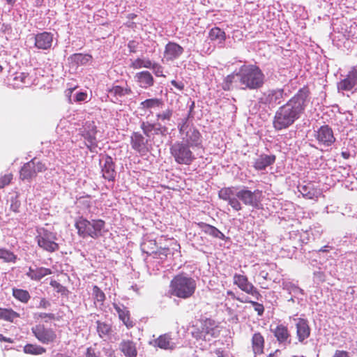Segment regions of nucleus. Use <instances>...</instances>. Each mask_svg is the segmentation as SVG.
Returning <instances> with one entry per match:
<instances>
[{"mask_svg":"<svg viewBox=\"0 0 357 357\" xmlns=\"http://www.w3.org/2000/svg\"><path fill=\"white\" fill-rule=\"evenodd\" d=\"M38 318H40L42 319H45V321H47L48 320H54L55 319V315L52 313H45V312H40L37 314Z\"/></svg>","mask_w":357,"mask_h":357,"instance_id":"51","label":"nucleus"},{"mask_svg":"<svg viewBox=\"0 0 357 357\" xmlns=\"http://www.w3.org/2000/svg\"><path fill=\"white\" fill-rule=\"evenodd\" d=\"M87 98V94L85 92H79L76 94L75 101L82 102L84 101Z\"/></svg>","mask_w":357,"mask_h":357,"instance_id":"53","label":"nucleus"},{"mask_svg":"<svg viewBox=\"0 0 357 357\" xmlns=\"http://www.w3.org/2000/svg\"><path fill=\"white\" fill-rule=\"evenodd\" d=\"M215 354L217 357H229V355L225 353L223 350L218 349L215 351Z\"/></svg>","mask_w":357,"mask_h":357,"instance_id":"59","label":"nucleus"},{"mask_svg":"<svg viewBox=\"0 0 357 357\" xmlns=\"http://www.w3.org/2000/svg\"><path fill=\"white\" fill-rule=\"evenodd\" d=\"M25 354L31 355H41L46 352V349L33 344H26L23 349Z\"/></svg>","mask_w":357,"mask_h":357,"instance_id":"35","label":"nucleus"},{"mask_svg":"<svg viewBox=\"0 0 357 357\" xmlns=\"http://www.w3.org/2000/svg\"><path fill=\"white\" fill-rule=\"evenodd\" d=\"M77 88V86H75L74 87H71L66 90L65 93L66 95L68 97L69 100H70L71 95L75 89Z\"/></svg>","mask_w":357,"mask_h":357,"instance_id":"62","label":"nucleus"},{"mask_svg":"<svg viewBox=\"0 0 357 357\" xmlns=\"http://www.w3.org/2000/svg\"><path fill=\"white\" fill-rule=\"evenodd\" d=\"M130 52H135V41L130 40L128 44Z\"/></svg>","mask_w":357,"mask_h":357,"instance_id":"61","label":"nucleus"},{"mask_svg":"<svg viewBox=\"0 0 357 357\" xmlns=\"http://www.w3.org/2000/svg\"><path fill=\"white\" fill-rule=\"evenodd\" d=\"M114 308L116 310L119 314V318L123 322L128 328H132L134 326L133 321L130 319V312L127 307H121L117 304H113Z\"/></svg>","mask_w":357,"mask_h":357,"instance_id":"25","label":"nucleus"},{"mask_svg":"<svg viewBox=\"0 0 357 357\" xmlns=\"http://www.w3.org/2000/svg\"><path fill=\"white\" fill-rule=\"evenodd\" d=\"M89 129L83 134V137L87 141L86 146L91 151H93L98 146L96 140L97 127L93 121L86 124Z\"/></svg>","mask_w":357,"mask_h":357,"instance_id":"17","label":"nucleus"},{"mask_svg":"<svg viewBox=\"0 0 357 357\" xmlns=\"http://www.w3.org/2000/svg\"><path fill=\"white\" fill-rule=\"evenodd\" d=\"M140 128L147 138H145L139 132H134L130 137V144L132 149L144 155L150 151L149 142L152 135H161L165 136L167 132V128L162 126L159 123H152L149 121H143Z\"/></svg>","mask_w":357,"mask_h":357,"instance_id":"3","label":"nucleus"},{"mask_svg":"<svg viewBox=\"0 0 357 357\" xmlns=\"http://www.w3.org/2000/svg\"><path fill=\"white\" fill-rule=\"evenodd\" d=\"M267 357H284L282 352L277 349L273 353L270 354Z\"/></svg>","mask_w":357,"mask_h":357,"instance_id":"60","label":"nucleus"},{"mask_svg":"<svg viewBox=\"0 0 357 357\" xmlns=\"http://www.w3.org/2000/svg\"><path fill=\"white\" fill-rule=\"evenodd\" d=\"M148 42H149L148 44H145V45L147 46V47H151L155 48L156 47V45H158L156 41L154 40L149 39Z\"/></svg>","mask_w":357,"mask_h":357,"instance_id":"64","label":"nucleus"},{"mask_svg":"<svg viewBox=\"0 0 357 357\" xmlns=\"http://www.w3.org/2000/svg\"><path fill=\"white\" fill-rule=\"evenodd\" d=\"M275 155H260L254 162V167L257 170L265 169L267 167L273 165L275 161Z\"/></svg>","mask_w":357,"mask_h":357,"instance_id":"22","label":"nucleus"},{"mask_svg":"<svg viewBox=\"0 0 357 357\" xmlns=\"http://www.w3.org/2000/svg\"><path fill=\"white\" fill-rule=\"evenodd\" d=\"M105 222L102 220H93L89 221L82 217L78 218L75 222V227L78 234L83 237H91L97 238L102 235V230L104 229Z\"/></svg>","mask_w":357,"mask_h":357,"instance_id":"6","label":"nucleus"},{"mask_svg":"<svg viewBox=\"0 0 357 357\" xmlns=\"http://www.w3.org/2000/svg\"><path fill=\"white\" fill-rule=\"evenodd\" d=\"M273 335L280 344L290 343L291 334L287 326L283 324L278 325L273 331Z\"/></svg>","mask_w":357,"mask_h":357,"instance_id":"21","label":"nucleus"},{"mask_svg":"<svg viewBox=\"0 0 357 357\" xmlns=\"http://www.w3.org/2000/svg\"><path fill=\"white\" fill-rule=\"evenodd\" d=\"M201 331L193 332V336L197 339L206 340L207 336L215 337L216 336L217 325L215 321L211 319H205L201 322Z\"/></svg>","mask_w":357,"mask_h":357,"instance_id":"12","label":"nucleus"},{"mask_svg":"<svg viewBox=\"0 0 357 357\" xmlns=\"http://www.w3.org/2000/svg\"><path fill=\"white\" fill-rule=\"evenodd\" d=\"M357 84V69L356 67H352L348 72L346 77L342 79L337 84V89L339 91H347L353 89Z\"/></svg>","mask_w":357,"mask_h":357,"instance_id":"14","label":"nucleus"},{"mask_svg":"<svg viewBox=\"0 0 357 357\" xmlns=\"http://www.w3.org/2000/svg\"><path fill=\"white\" fill-rule=\"evenodd\" d=\"M218 197L226 201L236 211L243 208L240 201L245 206L259 208L263 198L261 190L256 189L252 191L247 187H243L237 192H235L234 187H224L219 190Z\"/></svg>","mask_w":357,"mask_h":357,"instance_id":"2","label":"nucleus"},{"mask_svg":"<svg viewBox=\"0 0 357 357\" xmlns=\"http://www.w3.org/2000/svg\"><path fill=\"white\" fill-rule=\"evenodd\" d=\"M53 35L49 32L38 33L35 37V46L41 50H48L51 47Z\"/></svg>","mask_w":357,"mask_h":357,"instance_id":"19","label":"nucleus"},{"mask_svg":"<svg viewBox=\"0 0 357 357\" xmlns=\"http://www.w3.org/2000/svg\"><path fill=\"white\" fill-rule=\"evenodd\" d=\"M20 317V314L12 309L0 307V319L13 322V321Z\"/></svg>","mask_w":357,"mask_h":357,"instance_id":"34","label":"nucleus"},{"mask_svg":"<svg viewBox=\"0 0 357 357\" xmlns=\"http://www.w3.org/2000/svg\"><path fill=\"white\" fill-rule=\"evenodd\" d=\"M252 350L255 356L264 354L265 340L259 332L255 333L251 338Z\"/></svg>","mask_w":357,"mask_h":357,"instance_id":"20","label":"nucleus"},{"mask_svg":"<svg viewBox=\"0 0 357 357\" xmlns=\"http://www.w3.org/2000/svg\"><path fill=\"white\" fill-rule=\"evenodd\" d=\"M13 175L11 173L5 174L0 178V189L3 188L5 186L9 185L13 180Z\"/></svg>","mask_w":357,"mask_h":357,"instance_id":"48","label":"nucleus"},{"mask_svg":"<svg viewBox=\"0 0 357 357\" xmlns=\"http://www.w3.org/2000/svg\"><path fill=\"white\" fill-rule=\"evenodd\" d=\"M172 339L167 334L160 335L155 340V344L163 349H172L174 348L173 344L171 342Z\"/></svg>","mask_w":357,"mask_h":357,"instance_id":"32","label":"nucleus"},{"mask_svg":"<svg viewBox=\"0 0 357 357\" xmlns=\"http://www.w3.org/2000/svg\"><path fill=\"white\" fill-rule=\"evenodd\" d=\"M137 81L142 84L143 88L151 86L154 84L152 75L149 71H142L137 73Z\"/></svg>","mask_w":357,"mask_h":357,"instance_id":"29","label":"nucleus"},{"mask_svg":"<svg viewBox=\"0 0 357 357\" xmlns=\"http://www.w3.org/2000/svg\"><path fill=\"white\" fill-rule=\"evenodd\" d=\"M14 80L20 82L22 85H29L31 84V78L29 77V73H17L14 77Z\"/></svg>","mask_w":357,"mask_h":357,"instance_id":"42","label":"nucleus"},{"mask_svg":"<svg viewBox=\"0 0 357 357\" xmlns=\"http://www.w3.org/2000/svg\"><path fill=\"white\" fill-rule=\"evenodd\" d=\"M237 77L243 89H259L264 84L265 75L259 66L256 65H243L242 66Z\"/></svg>","mask_w":357,"mask_h":357,"instance_id":"4","label":"nucleus"},{"mask_svg":"<svg viewBox=\"0 0 357 357\" xmlns=\"http://www.w3.org/2000/svg\"><path fill=\"white\" fill-rule=\"evenodd\" d=\"M120 349L126 357H137L135 344L130 340H123L120 344Z\"/></svg>","mask_w":357,"mask_h":357,"instance_id":"28","label":"nucleus"},{"mask_svg":"<svg viewBox=\"0 0 357 357\" xmlns=\"http://www.w3.org/2000/svg\"><path fill=\"white\" fill-rule=\"evenodd\" d=\"M296 337L299 342L305 343L310 337L311 329L307 319L298 318L296 319Z\"/></svg>","mask_w":357,"mask_h":357,"instance_id":"15","label":"nucleus"},{"mask_svg":"<svg viewBox=\"0 0 357 357\" xmlns=\"http://www.w3.org/2000/svg\"><path fill=\"white\" fill-rule=\"evenodd\" d=\"M0 258L4 259L6 261H15L16 257L13 252L3 248H0Z\"/></svg>","mask_w":357,"mask_h":357,"instance_id":"45","label":"nucleus"},{"mask_svg":"<svg viewBox=\"0 0 357 357\" xmlns=\"http://www.w3.org/2000/svg\"><path fill=\"white\" fill-rule=\"evenodd\" d=\"M333 357H350L347 351L343 350H336Z\"/></svg>","mask_w":357,"mask_h":357,"instance_id":"55","label":"nucleus"},{"mask_svg":"<svg viewBox=\"0 0 357 357\" xmlns=\"http://www.w3.org/2000/svg\"><path fill=\"white\" fill-rule=\"evenodd\" d=\"M20 206V203L19 201H17V200L12 201V203L10 204V209L13 212H15V213L19 212Z\"/></svg>","mask_w":357,"mask_h":357,"instance_id":"54","label":"nucleus"},{"mask_svg":"<svg viewBox=\"0 0 357 357\" xmlns=\"http://www.w3.org/2000/svg\"><path fill=\"white\" fill-rule=\"evenodd\" d=\"M310 89L303 86L285 104L279 107L273 119V127L276 131L292 126L304 113L309 101Z\"/></svg>","mask_w":357,"mask_h":357,"instance_id":"1","label":"nucleus"},{"mask_svg":"<svg viewBox=\"0 0 357 357\" xmlns=\"http://www.w3.org/2000/svg\"><path fill=\"white\" fill-rule=\"evenodd\" d=\"M102 162V165L100 163L102 177L109 181H114L116 172L115 170V163L112 158L107 155L103 158Z\"/></svg>","mask_w":357,"mask_h":357,"instance_id":"13","label":"nucleus"},{"mask_svg":"<svg viewBox=\"0 0 357 357\" xmlns=\"http://www.w3.org/2000/svg\"><path fill=\"white\" fill-rule=\"evenodd\" d=\"M234 284L237 285L242 291L252 296L256 300H259L261 298L259 291L248 281L245 275L235 274L234 275Z\"/></svg>","mask_w":357,"mask_h":357,"instance_id":"10","label":"nucleus"},{"mask_svg":"<svg viewBox=\"0 0 357 357\" xmlns=\"http://www.w3.org/2000/svg\"><path fill=\"white\" fill-rule=\"evenodd\" d=\"M170 153L179 165H190L195 159L190 146L183 142H176L170 147Z\"/></svg>","mask_w":357,"mask_h":357,"instance_id":"7","label":"nucleus"},{"mask_svg":"<svg viewBox=\"0 0 357 357\" xmlns=\"http://www.w3.org/2000/svg\"><path fill=\"white\" fill-rule=\"evenodd\" d=\"M238 301H239L241 303H251L252 305L254 307V309L257 312V314L259 316H261L263 314H264V307L262 304L258 303V302H255V301H250L248 299H245V300H242V299H240V298H237Z\"/></svg>","mask_w":357,"mask_h":357,"instance_id":"43","label":"nucleus"},{"mask_svg":"<svg viewBox=\"0 0 357 357\" xmlns=\"http://www.w3.org/2000/svg\"><path fill=\"white\" fill-rule=\"evenodd\" d=\"M92 56L89 54L75 53L72 54L68 60L75 65H85L92 60Z\"/></svg>","mask_w":357,"mask_h":357,"instance_id":"31","label":"nucleus"},{"mask_svg":"<svg viewBox=\"0 0 357 357\" xmlns=\"http://www.w3.org/2000/svg\"><path fill=\"white\" fill-rule=\"evenodd\" d=\"M37 175L33 166V160L25 163L20 171V178L22 181H31Z\"/></svg>","mask_w":357,"mask_h":357,"instance_id":"24","label":"nucleus"},{"mask_svg":"<svg viewBox=\"0 0 357 357\" xmlns=\"http://www.w3.org/2000/svg\"><path fill=\"white\" fill-rule=\"evenodd\" d=\"M190 146H197L201 144V134L195 128H190L186 132L185 143Z\"/></svg>","mask_w":357,"mask_h":357,"instance_id":"26","label":"nucleus"},{"mask_svg":"<svg viewBox=\"0 0 357 357\" xmlns=\"http://www.w3.org/2000/svg\"><path fill=\"white\" fill-rule=\"evenodd\" d=\"M298 190L304 198L308 199L317 200L322 195L320 189L315 188L310 184L301 186Z\"/></svg>","mask_w":357,"mask_h":357,"instance_id":"23","label":"nucleus"},{"mask_svg":"<svg viewBox=\"0 0 357 357\" xmlns=\"http://www.w3.org/2000/svg\"><path fill=\"white\" fill-rule=\"evenodd\" d=\"M86 357H100L96 352L95 349L92 347H89L86 349Z\"/></svg>","mask_w":357,"mask_h":357,"instance_id":"56","label":"nucleus"},{"mask_svg":"<svg viewBox=\"0 0 357 357\" xmlns=\"http://www.w3.org/2000/svg\"><path fill=\"white\" fill-rule=\"evenodd\" d=\"M151 68L153 69L154 74L157 77H164L165 76L163 75V68L158 63H152V67H151Z\"/></svg>","mask_w":357,"mask_h":357,"instance_id":"49","label":"nucleus"},{"mask_svg":"<svg viewBox=\"0 0 357 357\" xmlns=\"http://www.w3.org/2000/svg\"><path fill=\"white\" fill-rule=\"evenodd\" d=\"M142 109H149L155 107H161L163 105V101L159 98L146 99L140 103Z\"/></svg>","mask_w":357,"mask_h":357,"instance_id":"36","label":"nucleus"},{"mask_svg":"<svg viewBox=\"0 0 357 357\" xmlns=\"http://www.w3.org/2000/svg\"><path fill=\"white\" fill-rule=\"evenodd\" d=\"M131 66L135 69H139L142 68H151L152 67V62L150 59H143L137 58L132 63Z\"/></svg>","mask_w":357,"mask_h":357,"instance_id":"39","label":"nucleus"},{"mask_svg":"<svg viewBox=\"0 0 357 357\" xmlns=\"http://www.w3.org/2000/svg\"><path fill=\"white\" fill-rule=\"evenodd\" d=\"M52 274L50 268L40 267L36 268H29L26 275L29 278L33 280H40L43 277Z\"/></svg>","mask_w":357,"mask_h":357,"instance_id":"27","label":"nucleus"},{"mask_svg":"<svg viewBox=\"0 0 357 357\" xmlns=\"http://www.w3.org/2000/svg\"><path fill=\"white\" fill-rule=\"evenodd\" d=\"M318 144L323 146H330L335 142L332 128L328 126H321L314 132V135Z\"/></svg>","mask_w":357,"mask_h":357,"instance_id":"11","label":"nucleus"},{"mask_svg":"<svg viewBox=\"0 0 357 357\" xmlns=\"http://www.w3.org/2000/svg\"><path fill=\"white\" fill-rule=\"evenodd\" d=\"M183 52V48L174 42H169L165 48L164 57L167 61H173L178 58Z\"/></svg>","mask_w":357,"mask_h":357,"instance_id":"18","label":"nucleus"},{"mask_svg":"<svg viewBox=\"0 0 357 357\" xmlns=\"http://www.w3.org/2000/svg\"><path fill=\"white\" fill-rule=\"evenodd\" d=\"M172 110L167 109L163 111L162 113L157 114L156 118L158 120L169 121L172 116Z\"/></svg>","mask_w":357,"mask_h":357,"instance_id":"47","label":"nucleus"},{"mask_svg":"<svg viewBox=\"0 0 357 357\" xmlns=\"http://www.w3.org/2000/svg\"><path fill=\"white\" fill-rule=\"evenodd\" d=\"M108 93L114 95V96H123L129 95L132 93L130 88H123L121 86H114L112 88L107 90Z\"/></svg>","mask_w":357,"mask_h":357,"instance_id":"38","label":"nucleus"},{"mask_svg":"<svg viewBox=\"0 0 357 357\" xmlns=\"http://www.w3.org/2000/svg\"><path fill=\"white\" fill-rule=\"evenodd\" d=\"M50 285L56 289L57 292H63L65 287L56 280H51Z\"/></svg>","mask_w":357,"mask_h":357,"instance_id":"52","label":"nucleus"},{"mask_svg":"<svg viewBox=\"0 0 357 357\" xmlns=\"http://www.w3.org/2000/svg\"><path fill=\"white\" fill-rule=\"evenodd\" d=\"M13 296L22 303H26L31 296L28 291L22 289H13Z\"/></svg>","mask_w":357,"mask_h":357,"instance_id":"37","label":"nucleus"},{"mask_svg":"<svg viewBox=\"0 0 357 357\" xmlns=\"http://www.w3.org/2000/svg\"><path fill=\"white\" fill-rule=\"evenodd\" d=\"M50 305V302L48 301H47L45 298H43L40 301L39 307L45 309V308L48 307Z\"/></svg>","mask_w":357,"mask_h":357,"instance_id":"58","label":"nucleus"},{"mask_svg":"<svg viewBox=\"0 0 357 357\" xmlns=\"http://www.w3.org/2000/svg\"><path fill=\"white\" fill-rule=\"evenodd\" d=\"M236 77H237V73H231L225 77L222 86L224 90L228 91L231 89L232 84L235 81Z\"/></svg>","mask_w":357,"mask_h":357,"instance_id":"44","label":"nucleus"},{"mask_svg":"<svg viewBox=\"0 0 357 357\" xmlns=\"http://www.w3.org/2000/svg\"><path fill=\"white\" fill-rule=\"evenodd\" d=\"M202 224L204 225V226L205 227V231L206 233L209 234L210 235H211L213 237L218 238L220 239H223L225 238V235L220 231H219L216 227L209 225H206V224H204V223H202Z\"/></svg>","mask_w":357,"mask_h":357,"instance_id":"40","label":"nucleus"},{"mask_svg":"<svg viewBox=\"0 0 357 357\" xmlns=\"http://www.w3.org/2000/svg\"><path fill=\"white\" fill-rule=\"evenodd\" d=\"M31 160H33V166L36 174L42 173L47 170L46 165L42 161L36 160V158L31 159Z\"/></svg>","mask_w":357,"mask_h":357,"instance_id":"46","label":"nucleus"},{"mask_svg":"<svg viewBox=\"0 0 357 357\" xmlns=\"http://www.w3.org/2000/svg\"><path fill=\"white\" fill-rule=\"evenodd\" d=\"M170 293L172 295L187 299L192 296L197 288L196 281L183 274L175 275L170 282Z\"/></svg>","mask_w":357,"mask_h":357,"instance_id":"5","label":"nucleus"},{"mask_svg":"<svg viewBox=\"0 0 357 357\" xmlns=\"http://www.w3.org/2000/svg\"><path fill=\"white\" fill-rule=\"evenodd\" d=\"M208 38L211 41H217L218 43L222 44L226 40V33L223 30L215 26L209 31Z\"/></svg>","mask_w":357,"mask_h":357,"instance_id":"30","label":"nucleus"},{"mask_svg":"<svg viewBox=\"0 0 357 357\" xmlns=\"http://www.w3.org/2000/svg\"><path fill=\"white\" fill-rule=\"evenodd\" d=\"M31 331L36 338L43 344L53 343L56 339L55 331L50 328H46L43 324H38L32 327Z\"/></svg>","mask_w":357,"mask_h":357,"instance_id":"9","label":"nucleus"},{"mask_svg":"<svg viewBox=\"0 0 357 357\" xmlns=\"http://www.w3.org/2000/svg\"><path fill=\"white\" fill-rule=\"evenodd\" d=\"M92 294L95 302L96 301L102 304L105 300V293L96 285L93 287Z\"/></svg>","mask_w":357,"mask_h":357,"instance_id":"41","label":"nucleus"},{"mask_svg":"<svg viewBox=\"0 0 357 357\" xmlns=\"http://www.w3.org/2000/svg\"><path fill=\"white\" fill-rule=\"evenodd\" d=\"M96 324V330L100 337L105 338L109 336L112 331L110 324L100 321H97Z\"/></svg>","mask_w":357,"mask_h":357,"instance_id":"33","label":"nucleus"},{"mask_svg":"<svg viewBox=\"0 0 357 357\" xmlns=\"http://www.w3.org/2000/svg\"><path fill=\"white\" fill-rule=\"evenodd\" d=\"M171 84L174 86L176 87V89H178V90L180 91H182L184 89V84L181 82H176V80H172L171 81Z\"/></svg>","mask_w":357,"mask_h":357,"instance_id":"57","label":"nucleus"},{"mask_svg":"<svg viewBox=\"0 0 357 357\" xmlns=\"http://www.w3.org/2000/svg\"><path fill=\"white\" fill-rule=\"evenodd\" d=\"M341 155L344 159L348 160L351 157H354L356 155V151L355 149L350 151L349 149H347L346 150L342 151Z\"/></svg>","mask_w":357,"mask_h":357,"instance_id":"50","label":"nucleus"},{"mask_svg":"<svg viewBox=\"0 0 357 357\" xmlns=\"http://www.w3.org/2000/svg\"><path fill=\"white\" fill-rule=\"evenodd\" d=\"M286 96L284 89H269L261 93L258 100L259 105L273 109L284 101Z\"/></svg>","mask_w":357,"mask_h":357,"instance_id":"8","label":"nucleus"},{"mask_svg":"<svg viewBox=\"0 0 357 357\" xmlns=\"http://www.w3.org/2000/svg\"><path fill=\"white\" fill-rule=\"evenodd\" d=\"M0 342H6L8 343H13V339L10 337H4L2 334H0Z\"/></svg>","mask_w":357,"mask_h":357,"instance_id":"63","label":"nucleus"},{"mask_svg":"<svg viewBox=\"0 0 357 357\" xmlns=\"http://www.w3.org/2000/svg\"><path fill=\"white\" fill-rule=\"evenodd\" d=\"M37 233L38 245H58L55 243L56 237L52 232L41 227L37 229Z\"/></svg>","mask_w":357,"mask_h":357,"instance_id":"16","label":"nucleus"}]
</instances>
